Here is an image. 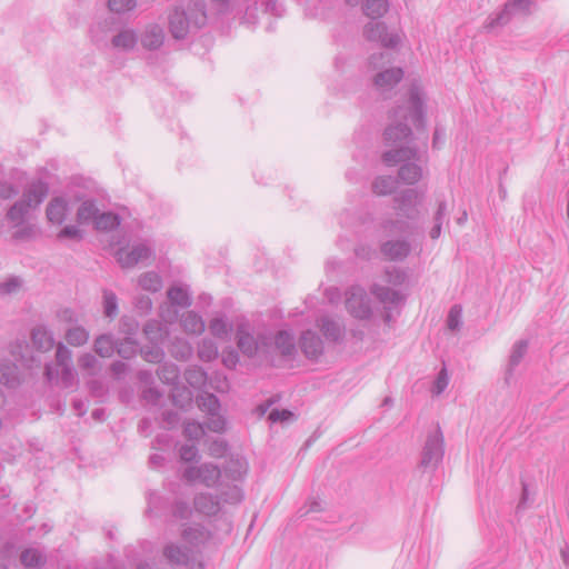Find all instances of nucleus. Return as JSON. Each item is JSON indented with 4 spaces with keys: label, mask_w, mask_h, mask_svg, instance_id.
<instances>
[{
    "label": "nucleus",
    "mask_w": 569,
    "mask_h": 569,
    "mask_svg": "<svg viewBox=\"0 0 569 569\" xmlns=\"http://www.w3.org/2000/svg\"><path fill=\"white\" fill-rule=\"evenodd\" d=\"M94 351L102 358H110L116 350V341L112 335H100L93 343Z\"/></svg>",
    "instance_id": "nucleus-32"
},
{
    "label": "nucleus",
    "mask_w": 569,
    "mask_h": 569,
    "mask_svg": "<svg viewBox=\"0 0 569 569\" xmlns=\"http://www.w3.org/2000/svg\"><path fill=\"white\" fill-rule=\"evenodd\" d=\"M371 293L386 306H399L403 300L405 296L399 291L392 290L388 287L373 284L371 287Z\"/></svg>",
    "instance_id": "nucleus-24"
},
{
    "label": "nucleus",
    "mask_w": 569,
    "mask_h": 569,
    "mask_svg": "<svg viewBox=\"0 0 569 569\" xmlns=\"http://www.w3.org/2000/svg\"><path fill=\"white\" fill-rule=\"evenodd\" d=\"M403 78V70L401 68H391L383 70L373 79L375 87L381 93L391 90Z\"/></svg>",
    "instance_id": "nucleus-18"
},
{
    "label": "nucleus",
    "mask_w": 569,
    "mask_h": 569,
    "mask_svg": "<svg viewBox=\"0 0 569 569\" xmlns=\"http://www.w3.org/2000/svg\"><path fill=\"white\" fill-rule=\"evenodd\" d=\"M461 307L458 305H455L451 307L448 318H447V325L450 330H458L461 326Z\"/></svg>",
    "instance_id": "nucleus-59"
},
{
    "label": "nucleus",
    "mask_w": 569,
    "mask_h": 569,
    "mask_svg": "<svg viewBox=\"0 0 569 569\" xmlns=\"http://www.w3.org/2000/svg\"><path fill=\"white\" fill-rule=\"evenodd\" d=\"M157 376L163 383L176 385L180 377V369L172 362H166L158 368Z\"/></svg>",
    "instance_id": "nucleus-37"
},
{
    "label": "nucleus",
    "mask_w": 569,
    "mask_h": 569,
    "mask_svg": "<svg viewBox=\"0 0 569 569\" xmlns=\"http://www.w3.org/2000/svg\"><path fill=\"white\" fill-rule=\"evenodd\" d=\"M193 508L198 513L212 517L221 510L220 499L212 493L200 492L193 498Z\"/></svg>",
    "instance_id": "nucleus-13"
},
{
    "label": "nucleus",
    "mask_w": 569,
    "mask_h": 569,
    "mask_svg": "<svg viewBox=\"0 0 569 569\" xmlns=\"http://www.w3.org/2000/svg\"><path fill=\"white\" fill-rule=\"evenodd\" d=\"M186 381L193 388L200 389L207 383L208 375L203 368L191 366L184 371Z\"/></svg>",
    "instance_id": "nucleus-35"
},
{
    "label": "nucleus",
    "mask_w": 569,
    "mask_h": 569,
    "mask_svg": "<svg viewBox=\"0 0 569 569\" xmlns=\"http://www.w3.org/2000/svg\"><path fill=\"white\" fill-rule=\"evenodd\" d=\"M120 224V217L112 212L98 213L94 220L97 230L110 231Z\"/></svg>",
    "instance_id": "nucleus-41"
},
{
    "label": "nucleus",
    "mask_w": 569,
    "mask_h": 569,
    "mask_svg": "<svg viewBox=\"0 0 569 569\" xmlns=\"http://www.w3.org/2000/svg\"><path fill=\"white\" fill-rule=\"evenodd\" d=\"M422 176V169L420 166L413 163V162H406L403 163L398 172L399 179L405 184H415L417 183Z\"/></svg>",
    "instance_id": "nucleus-30"
},
{
    "label": "nucleus",
    "mask_w": 569,
    "mask_h": 569,
    "mask_svg": "<svg viewBox=\"0 0 569 569\" xmlns=\"http://www.w3.org/2000/svg\"><path fill=\"white\" fill-rule=\"evenodd\" d=\"M103 309L108 318L113 319L118 315V299L110 290L103 291Z\"/></svg>",
    "instance_id": "nucleus-53"
},
{
    "label": "nucleus",
    "mask_w": 569,
    "mask_h": 569,
    "mask_svg": "<svg viewBox=\"0 0 569 569\" xmlns=\"http://www.w3.org/2000/svg\"><path fill=\"white\" fill-rule=\"evenodd\" d=\"M274 347L283 357H291L296 353L293 335L287 330H280L274 336Z\"/></svg>",
    "instance_id": "nucleus-29"
},
{
    "label": "nucleus",
    "mask_w": 569,
    "mask_h": 569,
    "mask_svg": "<svg viewBox=\"0 0 569 569\" xmlns=\"http://www.w3.org/2000/svg\"><path fill=\"white\" fill-rule=\"evenodd\" d=\"M49 194L48 182L38 179L31 181L24 189L21 199L27 206L37 210Z\"/></svg>",
    "instance_id": "nucleus-9"
},
{
    "label": "nucleus",
    "mask_w": 569,
    "mask_h": 569,
    "mask_svg": "<svg viewBox=\"0 0 569 569\" xmlns=\"http://www.w3.org/2000/svg\"><path fill=\"white\" fill-rule=\"evenodd\" d=\"M66 340L69 345L73 347H80L88 342L89 332L83 327H72L67 330Z\"/></svg>",
    "instance_id": "nucleus-46"
},
{
    "label": "nucleus",
    "mask_w": 569,
    "mask_h": 569,
    "mask_svg": "<svg viewBox=\"0 0 569 569\" xmlns=\"http://www.w3.org/2000/svg\"><path fill=\"white\" fill-rule=\"evenodd\" d=\"M532 3L533 0H508L501 11L487 18L483 24L485 30L490 32L497 27H503L508 24L517 12L529 16L531 13L530 8Z\"/></svg>",
    "instance_id": "nucleus-4"
},
{
    "label": "nucleus",
    "mask_w": 569,
    "mask_h": 569,
    "mask_svg": "<svg viewBox=\"0 0 569 569\" xmlns=\"http://www.w3.org/2000/svg\"><path fill=\"white\" fill-rule=\"evenodd\" d=\"M31 341L34 348L42 352L51 350L54 346L52 332L43 326H38L32 329Z\"/></svg>",
    "instance_id": "nucleus-23"
},
{
    "label": "nucleus",
    "mask_w": 569,
    "mask_h": 569,
    "mask_svg": "<svg viewBox=\"0 0 569 569\" xmlns=\"http://www.w3.org/2000/svg\"><path fill=\"white\" fill-rule=\"evenodd\" d=\"M0 383L7 387H14L19 383L14 365L0 361Z\"/></svg>",
    "instance_id": "nucleus-45"
},
{
    "label": "nucleus",
    "mask_w": 569,
    "mask_h": 569,
    "mask_svg": "<svg viewBox=\"0 0 569 569\" xmlns=\"http://www.w3.org/2000/svg\"><path fill=\"white\" fill-rule=\"evenodd\" d=\"M389 10L388 0H366L363 12L372 20H377L385 16Z\"/></svg>",
    "instance_id": "nucleus-36"
},
{
    "label": "nucleus",
    "mask_w": 569,
    "mask_h": 569,
    "mask_svg": "<svg viewBox=\"0 0 569 569\" xmlns=\"http://www.w3.org/2000/svg\"><path fill=\"white\" fill-rule=\"evenodd\" d=\"M69 203L63 197L52 198L46 209L48 220L53 224H62L68 216Z\"/></svg>",
    "instance_id": "nucleus-19"
},
{
    "label": "nucleus",
    "mask_w": 569,
    "mask_h": 569,
    "mask_svg": "<svg viewBox=\"0 0 569 569\" xmlns=\"http://www.w3.org/2000/svg\"><path fill=\"white\" fill-rule=\"evenodd\" d=\"M363 34L367 40L380 42L385 48H396L400 42L398 34L388 33L386 23L377 20L365 26Z\"/></svg>",
    "instance_id": "nucleus-7"
},
{
    "label": "nucleus",
    "mask_w": 569,
    "mask_h": 569,
    "mask_svg": "<svg viewBox=\"0 0 569 569\" xmlns=\"http://www.w3.org/2000/svg\"><path fill=\"white\" fill-rule=\"evenodd\" d=\"M171 356L179 361H187L193 353V348L189 341L183 338H176L170 347Z\"/></svg>",
    "instance_id": "nucleus-31"
},
{
    "label": "nucleus",
    "mask_w": 569,
    "mask_h": 569,
    "mask_svg": "<svg viewBox=\"0 0 569 569\" xmlns=\"http://www.w3.org/2000/svg\"><path fill=\"white\" fill-rule=\"evenodd\" d=\"M443 453V436L440 427L437 426L436 430L427 436L425 446L421 451L419 468L425 471L436 470L439 463L442 461Z\"/></svg>",
    "instance_id": "nucleus-3"
},
{
    "label": "nucleus",
    "mask_w": 569,
    "mask_h": 569,
    "mask_svg": "<svg viewBox=\"0 0 569 569\" xmlns=\"http://www.w3.org/2000/svg\"><path fill=\"white\" fill-rule=\"evenodd\" d=\"M33 209L20 198L7 211V219L13 223L14 227L22 226L28 218V214Z\"/></svg>",
    "instance_id": "nucleus-27"
},
{
    "label": "nucleus",
    "mask_w": 569,
    "mask_h": 569,
    "mask_svg": "<svg viewBox=\"0 0 569 569\" xmlns=\"http://www.w3.org/2000/svg\"><path fill=\"white\" fill-rule=\"evenodd\" d=\"M138 43V36L133 29H122L111 39V47L119 51H131Z\"/></svg>",
    "instance_id": "nucleus-20"
},
{
    "label": "nucleus",
    "mask_w": 569,
    "mask_h": 569,
    "mask_svg": "<svg viewBox=\"0 0 569 569\" xmlns=\"http://www.w3.org/2000/svg\"><path fill=\"white\" fill-rule=\"evenodd\" d=\"M139 284L143 290L157 292L162 287V280L158 273L150 271L140 276Z\"/></svg>",
    "instance_id": "nucleus-47"
},
{
    "label": "nucleus",
    "mask_w": 569,
    "mask_h": 569,
    "mask_svg": "<svg viewBox=\"0 0 569 569\" xmlns=\"http://www.w3.org/2000/svg\"><path fill=\"white\" fill-rule=\"evenodd\" d=\"M210 332L218 338H222L228 333V326L221 318L212 319L209 323Z\"/></svg>",
    "instance_id": "nucleus-61"
},
{
    "label": "nucleus",
    "mask_w": 569,
    "mask_h": 569,
    "mask_svg": "<svg viewBox=\"0 0 569 569\" xmlns=\"http://www.w3.org/2000/svg\"><path fill=\"white\" fill-rule=\"evenodd\" d=\"M198 357L200 360L209 362L218 357V347L211 339H203L198 347Z\"/></svg>",
    "instance_id": "nucleus-48"
},
{
    "label": "nucleus",
    "mask_w": 569,
    "mask_h": 569,
    "mask_svg": "<svg viewBox=\"0 0 569 569\" xmlns=\"http://www.w3.org/2000/svg\"><path fill=\"white\" fill-rule=\"evenodd\" d=\"M171 515L174 519L188 520L192 515V508L188 501L177 499L171 505Z\"/></svg>",
    "instance_id": "nucleus-51"
},
{
    "label": "nucleus",
    "mask_w": 569,
    "mask_h": 569,
    "mask_svg": "<svg viewBox=\"0 0 569 569\" xmlns=\"http://www.w3.org/2000/svg\"><path fill=\"white\" fill-rule=\"evenodd\" d=\"M425 101L420 89L412 86L407 103L398 106L392 112V117L399 122L388 126L385 130V144L390 148L382 153L385 164L392 167L400 162L420 159L417 148L411 146L412 131L401 120L411 121L417 129L425 128Z\"/></svg>",
    "instance_id": "nucleus-1"
},
{
    "label": "nucleus",
    "mask_w": 569,
    "mask_h": 569,
    "mask_svg": "<svg viewBox=\"0 0 569 569\" xmlns=\"http://www.w3.org/2000/svg\"><path fill=\"white\" fill-rule=\"evenodd\" d=\"M220 480H222V471L217 465L212 462L200 465V482L203 486L212 488L219 486Z\"/></svg>",
    "instance_id": "nucleus-25"
},
{
    "label": "nucleus",
    "mask_w": 569,
    "mask_h": 569,
    "mask_svg": "<svg viewBox=\"0 0 569 569\" xmlns=\"http://www.w3.org/2000/svg\"><path fill=\"white\" fill-rule=\"evenodd\" d=\"M317 326L319 327L325 338L330 342H340L345 337V325L338 320L332 319L331 317H320L317 320Z\"/></svg>",
    "instance_id": "nucleus-14"
},
{
    "label": "nucleus",
    "mask_w": 569,
    "mask_h": 569,
    "mask_svg": "<svg viewBox=\"0 0 569 569\" xmlns=\"http://www.w3.org/2000/svg\"><path fill=\"white\" fill-rule=\"evenodd\" d=\"M418 193L413 189L402 191L400 194L395 197L396 209L399 213L409 220H415L418 217L417 209Z\"/></svg>",
    "instance_id": "nucleus-11"
},
{
    "label": "nucleus",
    "mask_w": 569,
    "mask_h": 569,
    "mask_svg": "<svg viewBox=\"0 0 569 569\" xmlns=\"http://www.w3.org/2000/svg\"><path fill=\"white\" fill-rule=\"evenodd\" d=\"M153 257V250L147 243L134 244L131 249L120 248L116 252V259L123 269H130L140 262Z\"/></svg>",
    "instance_id": "nucleus-6"
},
{
    "label": "nucleus",
    "mask_w": 569,
    "mask_h": 569,
    "mask_svg": "<svg viewBox=\"0 0 569 569\" xmlns=\"http://www.w3.org/2000/svg\"><path fill=\"white\" fill-rule=\"evenodd\" d=\"M180 322L184 332L189 335H201L206 328L203 319L194 311L183 313Z\"/></svg>",
    "instance_id": "nucleus-28"
},
{
    "label": "nucleus",
    "mask_w": 569,
    "mask_h": 569,
    "mask_svg": "<svg viewBox=\"0 0 569 569\" xmlns=\"http://www.w3.org/2000/svg\"><path fill=\"white\" fill-rule=\"evenodd\" d=\"M198 407L208 416L220 411V401L213 393H204L197 398Z\"/></svg>",
    "instance_id": "nucleus-44"
},
{
    "label": "nucleus",
    "mask_w": 569,
    "mask_h": 569,
    "mask_svg": "<svg viewBox=\"0 0 569 569\" xmlns=\"http://www.w3.org/2000/svg\"><path fill=\"white\" fill-rule=\"evenodd\" d=\"M180 459L184 462H191L198 457V448L194 445H183L179 449Z\"/></svg>",
    "instance_id": "nucleus-62"
},
{
    "label": "nucleus",
    "mask_w": 569,
    "mask_h": 569,
    "mask_svg": "<svg viewBox=\"0 0 569 569\" xmlns=\"http://www.w3.org/2000/svg\"><path fill=\"white\" fill-rule=\"evenodd\" d=\"M448 383H449V376H448V371H447V369L443 367V368L439 371V373H438V376H437V378H436V380H435V382H433V387H432V389H431L432 393H433L435 396H439V395H441V393L446 390V388L448 387Z\"/></svg>",
    "instance_id": "nucleus-57"
},
{
    "label": "nucleus",
    "mask_w": 569,
    "mask_h": 569,
    "mask_svg": "<svg viewBox=\"0 0 569 569\" xmlns=\"http://www.w3.org/2000/svg\"><path fill=\"white\" fill-rule=\"evenodd\" d=\"M219 488L220 495L218 498L220 499V505L222 502L228 505H238L243 500L242 489L237 483L229 486L226 480H221Z\"/></svg>",
    "instance_id": "nucleus-26"
},
{
    "label": "nucleus",
    "mask_w": 569,
    "mask_h": 569,
    "mask_svg": "<svg viewBox=\"0 0 569 569\" xmlns=\"http://www.w3.org/2000/svg\"><path fill=\"white\" fill-rule=\"evenodd\" d=\"M380 252L388 261H403L411 252L407 239H389L380 243Z\"/></svg>",
    "instance_id": "nucleus-8"
},
{
    "label": "nucleus",
    "mask_w": 569,
    "mask_h": 569,
    "mask_svg": "<svg viewBox=\"0 0 569 569\" xmlns=\"http://www.w3.org/2000/svg\"><path fill=\"white\" fill-rule=\"evenodd\" d=\"M36 233V228L33 224L23 223L22 226H18V230L13 233V239L22 240L32 238Z\"/></svg>",
    "instance_id": "nucleus-63"
},
{
    "label": "nucleus",
    "mask_w": 569,
    "mask_h": 569,
    "mask_svg": "<svg viewBox=\"0 0 569 569\" xmlns=\"http://www.w3.org/2000/svg\"><path fill=\"white\" fill-rule=\"evenodd\" d=\"M169 301L178 307L187 308L191 305L192 300L189 292L182 287H171L167 292Z\"/></svg>",
    "instance_id": "nucleus-42"
},
{
    "label": "nucleus",
    "mask_w": 569,
    "mask_h": 569,
    "mask_svg": "<svg viewBox=\"0 0 569 569\" xmlns=\"http://www.w3.org/2000/svg\"><path fill=\"white\" fill-rule=\"evenodd\" d=\"M78 365L80 369L86 371L89 376H96L100 369L98 359L91 353H83L80 356Z\"/></svg>",
    "instance_id": "nucleus-50"
},
{
    "label": "nucleus",
    "mask_w": 569,
    "mask_h": 569,
    "mask_svg": "<svg viewBox=\"0 0 569 569\" xmlns=\"http://www.w3.org/2000/svg\"><path fill=\"white\" fill-rule=\"evenodd\" d=\"M143 333L151 343H161L167 336V331L157 320H149L143 326Z\"/></svg>",
    "instance_id": "nucleus-34"
},
{
    "label": "nucleus",
    "mask_w": 569,
    "mask_h": 569,
    "mask_svg": "<svg viewBox=\"0 0 569 569\" xmlns=\"http://www.w3.org/2000/svg\"><path fill=\"white\" fill-rule=\"evenodd\" d=\"M397 188V180L391 176L377 177L372 182V191L378 196L392 193Z\"/></svg>",
    "instance_id": "nucleus-39"
},
{
    "label": "nucleus",
    "mask_w": 569,
    "mask_h": 569,
    "mask_svg": "<svg viewBox=\"0 0 569 569\" xmlns=\"http://www.w3.org/2000/svg\"><path fill=\"white\" fill-rule=\"evenodd\" d=\"M346 308L352 317L360 320L369 319L372 315L370 298L360 286H352L346 292Z\"/></svg>",
    "instance_id": "nucleus-5"
},
{
    "label": "nucleus",
    "mask_w": 569,
    "mask_h": 569,
    "mask_svg": "<svg viewBox=\"0 0 569 569\" xmlns=\"http://www.w3.org/2000/svg\"><path fill=\"white\" fill-rule=\"evenodd\" d=\"M56 361L58 367L72 366V352L62 342L57 345Z\"/></svg>",
    "instance_id": "nucleus-54"
},
{
    "label": "nucleus",
    "mask_w": 569,
    "mask_h": 569,
    "mask_svg": "<svg viewBox=\"0 0 569 569\" xmlns=\"http://www.w3.org/2000/svg\"><path fill=\"white\" fill-rule=\"evenodd\" d=\"M21 563L27 569H40L44 563V557L37 549H26L20 556Z\"/></svg>",
    "instance_id": "nucleus-43"
},
{
    "label": "nucleus",
    "mask_w": 569,
    "mask_h": 569,
    "mask_svg": "<svg viewBox=\"0 0 569 569\" xmlns=\"http://www.w3.org/2000/svg\"><path fill=\"white\" fill-rule=\"evenodd\" d=\"M141 357L151 363H160L164 358V351L159 343H152V346H146L140 349Z\"/></svg>",
    "instance_id": "nucleus-49"
},
{
    "label": "nucleus",
    "mask_w": 569,
    "mask_h": 569,
    "mask_svg": "<svg viewBox=\"0 0 569 569\" xmlns=\"http://www.w3.org/2000/svg\"><path fill=\"white\" fill-rule=\"evenodd\" d=\"M99 208L93 200L83 201L77 211V220L79 223H88L96 220Z\"/></svg>",
    "instance_id": "nucleus-40"
},
{
    "label": "nucleus",
    "mask_w": 569,
    "mask_h": 569,
    "mask_svg": "<svg viewBox=\"0 0 569 569\" xmlns=\"http://www.w3.org/2000/svg\"><path fill=\"white\" fill-rule=\"evenodd\" d=\"M528 341L527 340H519L517 341L512 349H511V353H510V357H509V363H508V370H507V373L509 376L512 375V371L513 369L521 362V360L523 359L525 355L527 353V350H528Z\"/></svg>",
    "instance_id": "nucleus-38"
},
{
    "label": "nucleus",
    "mask_w": 569,
    "mask_h": 569,
    "mask_svg": "<svg viewBox=\"0 0 569 569\" xmlns=\"http://www.w3.org/2000/svg\"><path fill=\"white\" fill-rule=\"evenodd\" d=\"M82 231L76 227V226H66L64 228H62L59 233H58V239H66V238H70V239H77V240H80L82 239Z\"/></svg>",
    "instance_id": "nucleus-64"
},
{
    "label": "nucleus",
    "mask_w": 569,
    "mask_h": 569,
    "mask_svg": "<svg viewBox=\"0 0 569 569\" xmlns=\"http://www.w3.org/2000/svg\"><path fill=\"white\" fill-rule=\"evenodd\" d=\"M183 435L190 440H199L204 435L203 426L199 422H187Z\"/></svg>",
    "instance_id": "nucleus-58"
},
{
    "label": "nucleus",
    "mask_w": 569,
    "mask_h": 569,
    "mask_svg": "<svg viewBox=\"0 0 569 569\" xmlns=\"http://www.w3.org/2000/svg\"><path fill=\"white\" fill-rule=\"evenodd\" d=\"M137 6L136 0H109L108 8L116 13H124L133 10Z\"/></svg>",
    "instance_id": "nucleus-55"
},
{
    "label": "nucleus",
    "mask_w": 569,
    "mask_h": 569,
    "mask_svg": "<svg viewBox=\"0 0 569 569\" xmlns=\"http://www.w3.org/2000/svg\"><path fill=\"white\" fill-rule=\"evenodd\" d=\"M137 350L138 343L132 338H126L120 342H116L114 351L124 359L133 357L137 353Z\"/></svg>",
    "instance_id": "nucleus-52"
},
{
    "label": "nucleus",
    "mask_w": 569,
    "mask_h": 569,
    "mask_svg": "<svg viewBox=\"0 0 569 569\" xmlns=\"http://www.w3.org/2000/svg\"><path fill=\"white\" fill-rule=\"evenodd\" d=\"M61 373L57 369H54L51 365H47L44 368V375L48 381L53 382L54 380L60 381L62 387L69 388L73 386L76 381V372L73 366L60 367Z\"/></svg>",
    "instance_id": "nucleus-22"
},
{
    "label": "nucleus",
    "mask_w": 569,
    "mask_h": 569,
    "mask_svg": "<svg viewBox=\"0 0 569 569\" xmlns=\"http://www.w3.org/2000/svg\"><path fill=\"white\" fill-rule=\"evenodd\" d=\"M163 556L169 563L174 566L192 567L194 562V555L191 549L173 542L164 546Z\"/></svg>",
    "instance_id": "nucleus-10"
},
{
    "label": "nucleus",
    "mask_w": 569,
    "mask_h": 569,
    "mask_svg": "<svg viewBox=\"0 0 569 569\" xmlns=\"http://www.w3.org/2000/svg\"><path fill=\"white\" fill-rule=\"evenodd\" d=\"M222 480H231L232 482H240L244 479L248 472V463L246 459L239 457H231L226 461L222 468Z\"/></svg>",
    "instance_id": "nucleus-16"
},
{
    "label": "nucleus",
    "mask_w": 569,
    "mask_h": 569,
    "mask_svg": "<svg viewBox=\"0 0 569 569\" xmlns=\"http://www.w3.org/2000/svg\"><path fill=\"white\" fill-rule=\"evenodd\" d=\"M237 346L249 358L253 357L258 351V342L244 325H240L237 329Z\"/></svg>",
    "instance_id": "nucleus-21"
},
{
    "label": "nucleus",
    "mask_w": 569,
    "mask_h": 569,
    "mask_svg": "<svg viewBox=\"0 0 569 569\" xmlns=\"http://www.w3.org/2000/svg\"><path fill=\"white\" fill-rule=\"evenodd\" d=\"M210 537V531L203 525L188 523L182 526L181 538L192 547L203 545Z\"/></svg>",
    "instance_id": "nucleus-15"
},
{
    "label": "nucleus",
    "mask_w": 569,
    "mask_h": 569,
    "mask_svg": "<svg viewBox=\"0 0 569 569\" xmlns=\"http://www.w3.org/2000/svg\"><path fill=\"white\" fill-rule=\"evenodd\" d=\"M206 427L210 431L221 433L226 430V419L219 412L209 415Z\"/></svg>",
    "instance_id": "nucleus-56"
},
{
    "label": "nucleus",
    "mask_w": 569,
    "mask_h": 569,
    "mask_svg": "<svg viewBox=\"0 0 569 569\" xmlns=\"http://www.w3.org/2000/svg\"><path fill=\"white\" fill-rule=\"evenodd\" d=\"M268 419L272 422H284L295 419V413L288 409H273L268 416Z\"/></svg>",
    "instance_id": "nucleus-60"
},
{
    "label": "nucleus",
    "mask_w": 569,
    "mask_h": 569,
    "mask_svg": "<svg viewBox=\"0 0 569 569\" xmlns=\"http://www.w3.org/2000/svg\"><path fill=\"white\" fill-rule=\"evenodd\" d=\"M299 346L303 355L310 360H317L323 353V342L312 330H306L301 333Z\"/></svg>",
    "instance_id": "nucleus-12"
},
{
    "label": "nucleus",
    "mask_w": 569,
    "mask_h": 569,
    "mask_svg": "<svg viewBox=\"0 0 569 569\" xmlns=\"http://www.w3.org/2000/svg\"><path fill=\"white\" fill-rule=\"evenodd\" d=\"M207 16L198 3H189L187 8L176 7L169 14V30L177 40L184 39L192 29L206 24Z\"/></svg>",
    "instance_id": "nucleus-2"
},
{
    "label": "nucleus",
    "mask_w": 569,
    "mask_h": 569,
    "mask_svg": "<svg viewBox=\"0 0 569 569\" xmlns=\"http://www.w3.org/2000/svg\"><path fill=\"white\" fill-rule=\"evenodd\" d=\"M164 41L163 28L157 23L146 26L141 33L140 42L147 50L154 51L162 47Z\"/></svg>",
    "instance_id": "nucleus-17"
},
{
    "label": "nucleus",
    "mask_w": 569,
    "mask_h": 569,
    "mask_svg": "<svg viewBox=\"0 0 569 569\" xmlns=\"http://www.w3.org/2000/svg\"><path fill=\"white\" fill-rule=\"evenodd\" d=\"M380 229L387 234V236H392V234H403V233H408L409 230H410V224L409 222L402 220V219H391V218H388V219H383L381 222H380Z\"/></svg>",
    "instance_id": "nucleus-33"
}]
</instances>
